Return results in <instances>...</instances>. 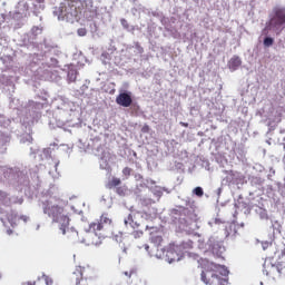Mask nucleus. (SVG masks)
Wrapping results in <instances>:
<instances>
[{"label":"nucleus","mask_w":285,"mask_h":285,"mask_svg":"<svg viewBox=\"0 0 285 285\" xmlns=\"http://www.w3.org/2000/svg\"><path fill=\"white\" fill-rule=\"evenodd\" d=\"M154 242L156 244H161V242H164V238H161V236H156V237H154Z\"/></svg>","instance_id":"21"},{"label":"nucleus","mask_w":285,"mask_h":285,"mask_svg":"<svg viewBox=\"0 0 285 285\" xmlns=\"http://www.w3.org/2000/svg\"><path fill=\"white\" fill-rule=\"evenodd\" d=\"M121 185V179L117 178V177H112L107 184H106V188H108L109 190H112V188H117V186Z\"/></svg>","instance_id":"10"},{"label":"nucleus","mask_w":285,"mask_h":285,"mask_svg":"<svg viewBox=\"0 0 285 285\" xmlns=\"http://www.w3.org/2000/svg\"><path fill=\"white\" fill-rule=\"evenodd\" d=\"M132 273H135V272H132V271L131 272H125L124 275H126V277H132Z\"/></svg>","instance_id":"22"},{"label":"nucleus","mask_w":285,"mask_h":285,"mask_svg":"<svg viewBox=\"0 0 285 285\" xmlns=\"http://www.w3.org/2000/svg\"><path fill=\"white\" fill-rule=\"evenodd\" d=\"M20 219H22V222H28V216H20Z\"/></svg>","instance_id":"26"},{"label":"nucleus","mask_w":285,"mask_h":285,"mask_svg":"<svg viewBox=\"0 0 285 285\" xmlns=\"http://www.w3.org/2000/svg\"><path fill=\"white\" fill-rule=\"evenodd\" d=\"M278 264L279 266L285 267V249L282 252L281 256L278 257Z\"/></svg>","instance_id":"17"},{"label":"nucleus","mask_w":285,"mask_h":285,"mask_svg":"<svg viewBox=\"0 0 285 285\" xmlns=\"http://www.w3.org/2000/svg\"><path fill=\"white\" fill-rule=\"evenodd\" d=\"M148 228H150V227L147 226L146 229L148 230Z\"/></svg>","instance_id":"33"},{"label":"nucleus","mask_w":285,"mask_h":285,"mask_svg":"<svg viewBox=\"0 0 285 285\" xmlns=\"http://www.w3.org/2000/svg\"><path fill=\"white\" fill-rule=\"evenodd\" d=\"M274 43H275V39L271 37H266L263 41V45L265 46V48H271V46H273Z\"/></svg>","instance_id":"12"},{"label":"nucleus","mask_w":285,"mask_h":285,"mask_svg":"<svg viewBox=\"0 0 285 285\" xmlns=\"http://www.w3.org/2000/svg\"><path fill=\"white\" fill-rule=\"evenodd\" d=\"M11 226H17V223H11Z\"/></svg>","instance_id":"31"},{"label":"nucleus","mask_w":285,"mask_h":285,"mask_svg":"<svg viewBox=\"0 0 285 285\" xmlns=\"http://www.w3.org/2000/svg\"><path fill=\"white\" fill-rule=\"evenodd\" d=\"M129 226H130V228H132L134 230H137V228H139L140 225H139V223H137V222L134 220V222L131 223V225H129Z\"/></svg>","instance_id":"20"},{"label":"nucleus","mask_w":285,"mask_h":285,"mask_svg":"<svg viewBox=\"0 0 285 285\" xmlns=\"http://www.w3.org/2000/svg\"><path fill=\"white\" fill-rule=\"evenodd\" d=\"M111 224L112 218H110L108 213H104L99 220L89 225L88 238L80 239L79 236H77V240L71 242H81L82 244H87V246H101V242L106 239V226H110Z\"/></svg>","instance_id":"2"},{"label":"nucleus","mask_w":285,"mask_h":285,"mask_svg":"<svg viewBox=\"0 0 285 285\" xmlns=\"http://www.w3.org/2000/svg\"><path fill=\"white\" fill-rule=\"evenodd\" d=\"M131 235H132V237H134L135 239H139L140 237L144 236V232H142V230H134V232L131 233Z\"/></svg>","instance_id":"16"},{"label":"nucleus","mask_w":285,"mask_h":285,"mask_svg":"<svg viewBox=\"0 0 285 285\" xmlns=\"http://www.w3.org/2000/svg\"><path fill=\"white\" fill-rule=\"evenodd\" d=\"M125 226H126V228H128V226H130L134 222H135V219L132 218V214H129L126 218H125Z\"/></svg>","instance_id":"13"},{"label":"nucleus","mask_w":285,"mask_h":285,"mask_svg":"<svg viewBox=\"0 0 285 285\" xmlns=\"http://www.w3.org/2000/svg\"><path fill=\"white\" fill-rule=\"evenodd\" d=\"M219 275L227 277L228 269L224 266L214 265V268L210 267V269L202 272L200 279L206 285H228V278H222Z\"/></svg>","instance_id":"5"},{"label":"nucleus","mask_w":285,"mask_h":285,"mask_svg":"<svg viewBox=\"0 0 285 285\" xmlns=\"http://www.w3.org/2000/svg\"><path fill=\"white\" fill-rule=\"evenodd\" d=\"M23 285H37V283L36 282H26V283H23Z\"/></svg>","instance_id":"25"},{"label":"nucleus","mask_w":285,"mask_h":285,"mask_svg":"<svg viewBox=\"0 0 285 285\" xmlns=\"http://www.w3.org/2000/svg\"><path fill=\"white\" fill-rule=\"evenodd\" d=\"M80 17L82 16L87 21H92L97 17V8L90 0H81L79 6Z\"/></svg>","instance_id":"6"},{"label":"nucleus","mask_w":285,"mask_h":285,"mask_svg":"<svg viewBox=\"0 0 285 285\" xmlns=\"http://www.w3.org/2000/svg\"><path fill=\"white\" fill-rule=\"evenodd\" d=\"M120 23H121L122 28H125V30H128L130 28V26L128 24V20H126L124 18L120 20Z\"/></svg>","instance_id":"18"},{"label":"nucleus","mask_w":285,"mask_h":285,"mask_svg":"<svg viewBox=\"0 0 285 285\" xmlns=\"http://www.w3.org/2000/svg\"><path fill=\"white\" fill-rule=\"evenodd\" d=\"M73 275L76 276V284H81V279L83 278V267L78 266L73 272Z\"/></svg>","instance_id":"11"},{"label":"nucleus","mask_w":285,"mask_h":285,"mask_svg":"<svg viewBox=\"0 0 285 285\" xmlns=\"http://www.w3.org/2000/svg\"><path fill=\"white\" fill-rule=\"evenodd\" d=\"M12 229H7V235H12Z\"/></svg>","instance_id":"28"},{"label":"nucleus","mask_w":285,"mask_h":285,"mask_svg":"<svg viewBox=\"0 0 285 285\" xmlns=\"http://www.w3.org/2000/svg\"><path fill=\"white\" fill-rule=\"evenodd\" d=\"M180 248L177 245H169V247L166 250V258L169 264H173V262H179L180 257Z\"/></svg>","instance_id":"7"},{"label":"nucleus","mask_w":285,"mask_h":285,"mask_svg":"<svg viewBox=\"0 0 285 285\" xmlns=\"http://www.w3.org/2000/svg\"><path fill=\"white\" fill-rule=\"evenodd\" d=\"M87 33H88V31L86 30V28L78 29V36L79 37H86Z\"/></svg>","instance_id":"19"},{"label":"nucleus","mask_w":285,"mask_h":285,"mask_svg":"<svg viewBox=\"0 0 285 285\" xmlns=\"http://www.w3.org/2000/svg\"><path fill=\"white\" fill-rule=\"evenodd\" d=\"M285 30V9L276 7L273 9L269 20L265 23V28L262 30L264 37H268L271 32L279 36Z\"/></svg>","instance_id":"4"},{"label":"nucleus","mask_w":285,"mask_h":285,"mask_svg":"<svg viewBox=\"0 0 285 285\" xmlns=\"http://www.w3.org/2000/svg\"><path fill=\"white\" fill-rule=\"evenodd\" d=\"M122 175H124V177H126V179H128V177H130V175H132V169L130 167H125L122 169Z\"/></svg>","instance_id":"14"},{"label":"nucleus","mask_w":285,"mask_h":285,"mask_svg":"<svg viewBox=\"0 0 285 285\" xmlns=\"http://www.w3.org/2000/svg\"><path fill=\"white\" fill-rule=\"evenodd\" d=\"M66 206H68V203L63 199L52 197L42 203V210L45 215L49 216L52 224H57L59 226V230H61L62 235H67V239L69 242H77L78 232L69 228L70 217L68 216Z\"/></svg>","instance_id":"1"},{"label":"nucleus","mask_w":285,"mask_h":285,"mask_svg":"<svg viewBox=\"0 0 285 285\" xmlns=\"http://www.w3.org/2000/svg\"><path fill=\"white\" fill-rule=\"evenodd\" d=\"M150 247L148 245H145V249L148 250Z\"/></svg>","instance_id":"30"},{"label":"nucleus","mask_w":285,"mask_h":285,"mask_svg":"<svg viewBox=\"0 0 285 285\" xmlns=\"http://www.w3.org/2000/svg\"><path fill=\"white\" fill-rule=\"evenodd\" d=\"M37 3H43L45 0H36Z\"/></svg>","instance_id":"29"},{"label":"nucleus","mask_w":285,"mask_h":285,"mask_svg":"<svg viewBox=\"0 0 285 285\" xmlns=\"http://www.w3.org/2000/svg\"><path fill=\"white\" fill-rule=\"evenodd\" d=\"M116 104L122 108H130L132 106V96L128 92H121L116 97Z\"/></svg>","instance_id":"8"},{"label":"nucleus","mask_w":285,"mask_h":285,"mask_svg":"<svg viewBox=\"0 0 285 285\" xmlns=\"http://www.w3.org/2000/svg\"><path fill=\"white\" fill-rule=\"evenodd\" d=\"M279 121H282V119H281V118L278 119L277 124H279Z\"/></svg>","instance_id":"32"},{"label":"nucleus","mask_w":285,"mask_h":285,"mask_svg":"<svg viewBox=\"0 0 285 285\" xmlns=\"http://www.w3.org/2000/svg\"><path fill=\"white\" fill-rule=\"evenodd\" d=\"M194 195H196L197 197H204V189L202 187H196L193 190Z\"/></svg>","instance_id":"15"},{"label":"nucleus","mask_w":285,"mask_h":285,"mask_svg":"<svg viewBox=\"0 0 285 285\" xmlns=\"http://www.w3.org/2000/svg\"><path fill=\"white\" fill-rule=\"evenodd\" d=\"M46 283H47V285H50V284H52V279H50V278H48V276H46Z\"/></svg>","instance_id":"24"},{"label":"nucleus","mask_w":285,"mask_h":285,"mask_svg":"<svg viewBox=\"0 0 285 285\" xmlns=\"http://www.w3.org/2000/svg\"><path fill=\"white\" fill-rule=\"evenodd\" d=\"M180 126H184L185 128H188V122H180Z\"/></svg>","instance_id":"27"},{"label":"nucleus","mask_w":285,"mask_h":285,"mask_svg":"<svg viewBox=\"0 0 285 285\" xmlns=\"http://www.w3.org/2000/svg\"><path fill=\"white\" fill-rule=\"evenodd\" d=\"M228 66L229 70H237V68L242 66V59L237 56H234L233 58H230Z\"/></svg>","instance_id":"9"},{"label":"nucleus","mask_w":285,"mask_h":285,"mask_svg":"<svg viewBox=\"0 0 285 285\" xmlns=\"http://www.w3.org/2000/svg\"><path fill=\"white\" fill-rule=\"evenodd\" d=\"M117 193H118V195H124V190L121 189V187L117 188Z\"/></svg>","instance_id":"23"},{"label":"nucleus","mask_w":285,"mask_h":285,"mask_svg":"<svg viewBox=\"0 0 285 285\" xmlns=\"http://www.w3.org/2000/svg\"><path fill=\"white\" fill-rule=\"evenodd\" d=\"M79 6H81V0H63L59 7H55L53 14L59 21L75 23L80 19Z\"/></svg>","instance_id":"3"}]
</instances>
